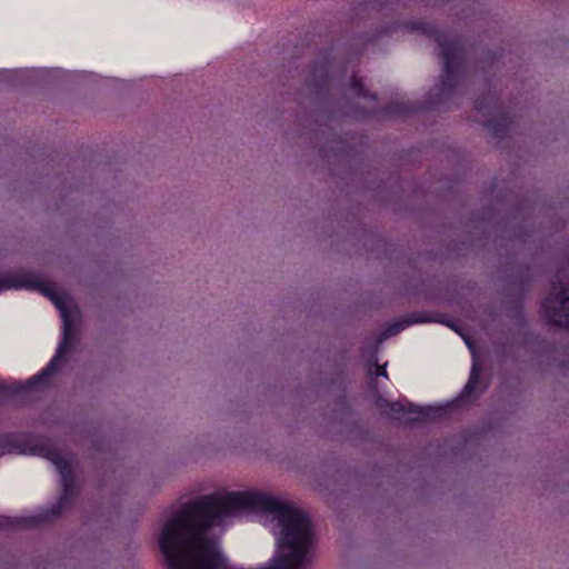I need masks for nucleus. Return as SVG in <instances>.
Instances as JSON below:
<instances>
[{
	"label": "nucleus",
	"mask_w": 569,
	"mask_h": 569,
	"mask_svg": "<svg viewBox=\"0 0 569 569\" xmlns=\"http://www.w3.org/2000/svg\"><path fill=\"white\" fill-rule=\"evenodd\" d=\"M158 532L167 569H284V502L254 490L168 508Z\"/></svg>",
	"instance_id": "obj_1"
},
{
	"label": "nucleus",
	"mask_w": 569,
	"mask_h": 569,
	"mask_svg": "<svg viewBox=\"0 0 569 569\" xmlns=\"http://www.w3.org/2000/svg\"><path fill=\"white\" fill-rule=\"evenodd\" d=\"M72 328L66 299L38 273L0 274V395L44 385L72 347Z\"/></svg>",
	"instance_id": "obj_2"
},
{
	"label": "nucleus",
	"mask_w": 569,
	"mask_h": 569,
	"mask_svg": "<svg viewBox=\"0 0 569 569\" xmlns=\"http://www.w3.org/2000/svg\"><path fill=\"white\" fill-rule=\"evenodd\" d=\"M74 496L73 470L54 448L30 435L0 437V528L49 522Z\"/></svg>",
	"instance_id": "obj_3"
},
{
	"label": "nucleus",
	"mask_w": 569,
	"mask_h": 569,
	"mask_svg": "<svg viewBox=\"0 0 569 569\" xmlns=\"http://www.w3.org/2000/svg\"><path fill=\"white\" fill-rule=\"evenodd\" d=\"M413 26L415 29L433 39L440 48V56L443 60V72L440 76V82L429 92L426 106H419L409 101L391 102L381 109L370 111L367 114L368 117L396 119L442 106L455 96L459 82L460 60L463 51L461 40L458 37L448 36L431 23L419 22Z\"/></svg>",
	"instance_id": "obj_4"
},
{
	"label": "nucleus",
	"mask_w": 569,
	"mask_h": 569,
	"mask_svg": "<svg viewBox=\"0 0 569 569\" xmlns=\"http://www.w3.org/2000/svg\"><path fill=\"white\" fill-rule=\"evenodd\" d=\"M315 543L310 518L287 500V569H308Z\"/></svg>",
	"instance_id": "obj_5"
},
{
	"label": "nucleus",
	"mask_w": 569,
	"mask_h": 569,
	"mask_svg": "<svg viewBox=\"0 0 569 569\" xmlns=\"http://www.w3.org/2000/svg\"><path fill=\"white\" fill-rule=\"evenodd\" d=\"M475 109L483 118L480 122L495 139H503L509 131L511 119L509 111L496 96L488 94L476 100Z\"/></svg>",
	"instance_id": "obj_6"
},
{
	"label": "nucleus",
	"mask_w": 569,
	"mask_h": 569,
	"mask_svg": "<svg viewBox=\"0 0 569 569\" xmlns=\"http://www.w3.org/2000/svg\"><path fill=\"white\" fill-rule=\"evenodd\" d=\"M541 313L549 326L569 329V284H562L558 276L541 303Z\"/></svg>",
	"instance_id": "obj_7"
},
{
	"label": "nucleus",
	"mask_w": 569,
	"mask_h": 569,
	"mask_svg": "<svg viewBox=\"0 0 569 569\" xmlns=\"http://www.w3.org/2000/svg\"><path fill=\"white\" fill-rule=\"evenodd\" d=\"M376 406L380 410L389 409L395 419H399V415L401 413H417L421 420L435 419L441 417V415L446 411L443 407H422L408 400L389 401L381 396L377 398Z\"/></svg>",
	"instance_id": "obj_8"
},
{
	"label": "nucleus",
	"mask_w": 569,
	"mask_h": 569,
	"mask_svg": "<svg viewBox=\"0 0 569 569\" xmlns=\"http://www.w3.org/2000/svg\"><path fill=\"white\" fill-rule=\"evenodd\" d=\"M260 122L270 130L281 131L283 128V89L278 83L272 96L266 98Z\"/></svg>",
	"instance_id": "obj_9"
},
{
	"label": "nucleus",
	"mask_w": 569,
	"mask_h": 569,
	"mask_svg": "<svg viewBox=\"0 0 569 569\" xmlns=\"http://www.w3.org/2000/svg\"><path fill=\"white\" fill-rule=\"evenodd\" d=\"M433 321H438V319L418 311L410 312L402 320L389 325L381 333L379 341L400 333L405 328L411 325ZM439 322L445 323L443 320H439Z\"/></svg>",
	"instance_id": "obj_10"
},
{
	"label": "nucleus",
	"mask_w": 569,
	"mask_h": 569,
	"mask_svg": "<svg viewBox=\"0 0 569 569\" xmlns=\"http://www.w3.org/2000/svg\"><path fill=\"white\" fill-rule=\"evenodd\" d=\"M480 370L481 369H480L478 361L476 360V358H473L470 376H469V379H468L466 386L463 387L461 397L470 396L475 391V389L479 382Z\"/></svg>",
	"instance_id": "obj_11"
},
{
	"label": "nucleus",
	"mask_w": 569,
	"mask_h": 569,
	"mask_svg": "<svg viewBox=\"0 0 569 569\" xmlns=\"http://www.w3.org/2000/svg\"><path fill=\"white\" fill-rule=\"evenodd\" d=\"M350 87H351V89L353 90V92L358 97L366 98V99H371V100H377V98H378L376 93H370L366 89V87L362 83L361 79H359L356 76L351 77Z\"/></svg>",
	"instance_id": "obj_12"
},
{
	"label": "nucleus",
	"mask_w": 569,
	"mask_h": 569,
	"mask_svg": "<svg viewBox=\"0 0 569 569\" xmlns=\"http://www.w3.org/2000/svg\"><path fill=\"white\" fill-rule=\"evenodd\" d=\"M316 69L312 71V76L308 79L309 86H313L318 90H322L328 86V74L325 68H321V74L319 80H316Z\"/></svg>",
	"instance_id": "obj_13"
},
{
	"label": "nucleus",
	"mask_w": 569,
	"mask_h": 569,
	"mask_svg": "<svg viewBox=\"0 0 569 569\" xmlns=\"http://www.w3.org/2000/svg\"><path fill=\"white\" fill-rule=\"evenodd\" d=\"M282 389H283V386L281 382H279V385H274V386H270L269 383H267L264 387V396L270 397V398L281 396Z\"/></svg>",
	"instance_id": "obj_14"
},
{
	"label": "nucleus",
	"mask_w": 569,
	"mask_h": 569,
	"mask_svg": "<svg viewBox=\"0 0 569 569\" xmlns=\"http://www.w3.org/2000/svg\"><path fill=\"white\" fill-rule=\"evenodd\" d=\"M398 2H399V0H371L370 3L372 4L373 8L381 9L385 6L396 4Z\"/></svg>",
	"instance_id": "obj_15"
},
{
	"label": "nucleus",
	"mask_w": 569,
	"mask_h": 569,
	"mask_svg": "<svg viewBox=\"0 0 569 569\" xmlns=\"http://www.w3.org/2000/svg\"><path fill=\"white\" fill-rule=\"evenodd\" d=\"M498 56L495 52L488 51L483 58L481 59V63L487 62L488 64H493V62L498 61Z\"/></svg>",
	"instance_id": "obj_16"
},
{
	"label": "nucleus",
	"mask_w": 569,
	"mask_h": 569,
	"mask_svg": "<svg viewBox=\"0 0 569 569\" xmlns=\"http://www.w3.org/2000/svg\"><path fill=\"white\" fill-rule=\"evenodd\" d=\"M376 376L388 378V372L385 366H377Z\"/></svg>",
	"instance_id": "obj_17"
},
{
	"label": "nucleus",
	"mask_w": 569,
	"mask_h": 569,
	"mask_svg": "<svg viewBox=\"0 0 569 569\" xmlns=\"http://www.w3.org/2000/svg\"><path fill=\"white\" fill-rule=\"evenodd\" d=\"M446 323H447V326H449V327H450V328H452L453 330H457L455 322H452V321H448V322H446Z\"/></svg>",
	"instance_id": "obj_18"
}]
</instances>
